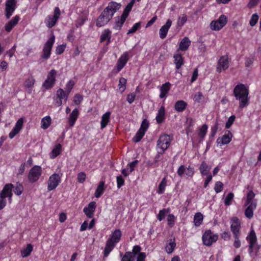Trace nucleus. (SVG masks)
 <instances>
[{
    "instance_id": "f257e3e1",
    "label": "nucleus",
    "mask_w": 261,
    "mask_h": 261,
    "mask_svg": "<svg viewBox=\"0 0 261 261\" xmlns=\"http://www.w3.org/2000/svg\"><path fill=\"white\" fill-rule=\"evenodd\" d=\"M121 5L115 2H111L101 12L96 21L97 27H102L107 24L112 18L114 14L120 8Z\"/></svg>"
},
{
    "instance_id": "f03ea898",
    "label": "nucleus",
    "mask_w": 261,
    "mask_h": 261,
    "mask_svg": "<svg viewBox=\"0 0 261 261\" xmlns=\"http://www.w3.org/2000/svg\"><path fill=\"white\" fill-rule=\"evenodd\" d=\"M233 94L236 99L240 101V108H243L248 105L249 90L244 85H237L233 89Z\"/></svg>"
},
{
    "instance_id": "7ed1b4c3",
    "label": "nucleus",
    "mask_w": 261,
    "mask_h": 261,
    "mask_svg": "<svg viewBox=\"0 0 261 261\" xmlns=\"http://www.w3.org/2000/svg\"><path fill=\"white\" fill-rule=\"evenodd\" d=\"M14 188L12 184H7L5 185L3 189L0 193V210L4 208L6 205V200L5 198L8 197L10 202L12 200V190Z\"/></svg>"
},
{
    "instance_id": "20e7f679",
    "label": "nucleus",
    "mask_w": 261,
    "mask_h": 261,
    "mask_svg": "<svg viewBox=\"0 0 261 261\" xmlns=\"http://www.w3.org/2000/svg\"><path fill=\"white\" fill-rule=\"evenodd\" d=\"M172 137L169 135L164 134L161 135L157 141V148L161 149L159 151V153H163L164 151L168 148L170 144Z\"/></svg>"
},
{
    "instance_id": "39448f33",
    "label": "nucleus",
    "mask_w": 261,
    "mask_h": 261,
    "mask_svg": "<svg viewBox=\"0 0 261 261\" xmlns=\"http://www.w3.org/2000/svg\"><path fill=\"white\" fill-rule=\"evenodd\" d=\"M218 239V236L214 234L211 230H206L202 237L203 244L207 246H211Z\"/></svg>"
},
{
    "instance_id": "423d86ee",
    "label": "nucleus",
    "mask_w": 261,
    "mask_h": 261,
    "mask_svg": "<svg viewBox=\"0 0 261 261\" xmlns=\"http://www.w3.org/2000/svg\"><path fill=\"white\" fill-rule=\"evenodd\" d=\"M55 37L53 35L45 43L43 48V54L41 58L44 59H47L50 57L51 50L55 42Z\"/></svg>"
},
{
    "instance_id": "0eeeda50",
    "label": "nucleus",
    "mask_w": 261,
    "mask_h": 261,
    "mask_svg": "<svg viewBox=\"0 0 261 261\" xmlns=\"http://www.w3.org/2000/svg\"><path fill=\"white\" fill-rule=\"evenodd\" d=\"M42 173L41 168L39 166H35L31 169L28 174V180L31 183L37 181Z\"/></svg>"
},
{
    "instance_id": "6e6552de",
    "label": "nucleus",
    "mask_w": 261,
    "mask_h": 261,
    "mask_svg": "<svg viewBox=\"0 0 261 261\" xmlns=\"http://www.w3.org/2000/svg\"><path fill=\"white\" fill-rule=\"evenodd\" d=\"M60 14L61 12L59 7H56L54 10V15H49L45 19V22L46 26L49 28L53 27L56 24Z\"/></svg>"
},
{
    "instance_id": "1a4fd4ad",
    "label": "nucleus",
    "mask_w": 261,
    "mask_h": 261,
    "mask_svg": "<svg viewBox=\"0 0 261 261\" xmlns=\"http://www.w3.org/2000/svg\"><path fill=\"white\" fill-rule=\"evenodd\" d=\"M227 18L224 15H221L218 20H213L211 23L212 30L219 31L221 30L227 23Z\"/></svg>"
},
{
    "instance_id": "9d476101",
    "label": "nucleus",
    "mask_w": 261,
    "mask_h": 261,
    "mask_svg": "<svg viewBox=\"0 0 261 261\" xmlns=\"http://www.w3.org/2000/svg\"><path fill=\"white\" fill-rule=\"evenodd\" d=\"M57 71L55 69H51L47 75V79L43 83L42 86L45 89L51 88L56 81V75Z\"/></svg>"
},
{
    "instance_id": "9b49d317",
    "label": "nucleus",
    "mask_w": 261,
    "mask_h": 261,
    "mask_svg": "<svg viewBox=\"0 0 261 261\" xmlns=\"http://www.w3.org/2000/svg\"><path fill=\"white\" fill-rule=\"evenodd\" d=\"M61 181V177L58 174L51 175L48 180L47 190L48 191L55 189Z\"/></svg>"
},
{
    "instance_id": "f8f14e48",
    "label": "nucleus",
    "mask_w": 261,
    "mask_h": 261,
    "mask_svg": "<svg viewBox=\"0 0 261 261\" xmlns=\"http://www.w3.org/2000/svg\"><path fill=\"white\" fill-rule=\"evenodd\" d=\"M56 95L55 104L57 107H60L62 105V99L67 101L69 94L62 88H59L57 91Z\"/></svg>"
},
{
    "instance_id": "ddd939ff",
    "label": "nucleus",
    "mask_w": 261,
    "mask_h": 261,
    "mask_svg": "<svg viewBox=\"0 0 261 261\" xmlns=\"http://www.w3.org/2000/svg\"><path fill=\"white\" fill-rule=\"evenodd\" d=\"M16 7V0H7L6 2V17L9 19Z\"/></svg>"
},
{
    "instance_id": "4468645a",
    "label": "nucleus",
    "mask_w": 261,
    "mask_h": 261,
    "mask_svg": "<svg viewBox=\"0 0 261 261\" xmlns=\"http://www.w3.org/2000/svg\"><path fill=\"white\" fill-rule=\"evenodd\" d=\"M231 224L230 228L234 237L239 236L240 234V229L241 228V223L239 219L237 217H233L231 219Z\"/></svg>"
},
{
    "instance_id": "2eb2a0df",
    "label": "nucleus",
    "mask_w": 261,
    "mask_h": 261,
    "mask_svg": "<svg viewBox=\"0 0 261 261\" xmlns=\"http://www.w3.org/2000/svg\"><path fill=\"white\" fill-rule=\"evenodd\" d=\"M23 122L24 120L23 118H20L17 120L14 127L9 134V137L10 139L13 138L17 134L19 133L22 128Z\"/></svg>"
},
{
    "instance_id": "dca6fc26",
    "label": "nucleus",
    "mask_w": 261,
    "mask_h": 261,
    "mask_svg": "<svg viewBox=\"0 0 261 261\" xmlns=\"http://www.w3.org/2000/svg\"><path fill=\"white\" fill-rule=\"evenodd\" d=\"M244 206L246 207L245 210V216L248 219H251L253 216L254 210L257 206V202H251L249 204L245 203Z\"/></svg>"
},
{
    "instance_id": "f3484780",
    "label": "nucleus",
    "mask_w": 261,
    "mask_h": 261,
    "mask_svg": "<svg viewBox=\"0 0 261 261\" xmlns=\"http://www.w3.org/2000/svg\"><path fill=\"white\" fill-rule=\"evenodd\" d=\"M229 67V63L228 61V57L227 56H222L218 62L217 66V71L221 72V69L226 70Z\"/></svg>"
},
{
    "instance_id": "a211bd4d",
    "label": "nucleus",
    "mask_w": 261,
    "mask_h": 261,
    "mask_svg": "<svg viewBox=\"0 0 261 261\" xmlns=\"http://www.w3.org/2000/svg\"><path fill=\"white\" fill-rule=\"evenodd\" d=\"M128 60V53L125 52L121 56L118 60L116 65L117 72H119L124 67Z\"/></svg>"
},
{
    "instance_id": "6ab92c4d",
    "label": "nucleus",
    "mask_w": 261,
    "mask_h": 261,
    "mask_svg": "<svg viewBox=\"0 0 261 261\" xmlns=\"http://www.w3.org/2000/svg\"><path fill=\"white\" fill-rule=\"evenodd\" d=\"M247 239H249V245L248 246V251L250 254L253 252V248L257 241V238L255 231L252 230L249 234V237H247Z\"/></svg>"
},
{
    "instance_id": "aec40b11",
    "label": "nucleus",
    "mask_w": 261,
    "mask_h": 261,
    "mask_svg": "<svg viewBox=\"0 0 261 261\" xmlns=\"http://www.w3.org/2000/svg\"><path fill=\"white\" fill-rule=\"evenodd\" d=\"M96 206V202L92 201L88 204V207H85L84 208L83 211L88 218H93Z\"/></svg>"
},
{
    "instance_id": "412c9836",
    "label": "nucleus",
    "mask_w": 261,
    "mask_h": 261,
    "mask_svg": "<svg viewBox=\"0 0 261 261\" xmlns=\"http://www.w3.org/2000/svg\"><path fill=\"white\" fill-rule=\"evenodd\" d=\"M232 137L233 135L231 132L227 130V134H224L221 138H218L217 140V142L218 144H227L231 141Z\"/></svg>"
},
{
    "instance_id": "4be33fe9",
    "label": "nucleus",
    "mask_w": 261,
    "mask_h": 261,
    "mask_svg": "<svg viewBox=\"0 0 261 261\" xmlns=\"http://www.w3.org/2000/svg\"><path fill=\"white\" fill-rule=\"evenodd\" d=\"M172 24V21L168 19L165 25L162 26L160 29V37L161 39H164L167 34L168 31Z\"/></svg>"
},
{
    "instance_id": "5701e85b",
    "label": "nucleus",
    "mask_w": 261,
    "mask_h": 261,
    "mask_svg": "<svg viewBox=\"0 0 261 261\" xmlns=\"http://www.w3.org/2000/svg\"><path fill=\"white\" fill-rule=\"evenodd\" d=\"M141 247L139 245H136L134 246L132 252L127 251L124 255H127V258L131 261H134L136 255L141 253Z\"/></svg>"
},
{
    "instance_id": "b1692460",
    "label": "nucleus",
    "mask_w": 261,
    "mask_h": 261,
    "mask_svg": "<svg viewBox=\"0 0 261 261\" xmlns=\"http://www.w3.org/2000/svg\"><path fill=\"white\" fill-rule=\"evenodd\" d=\"M191 44V41L188 37H185L180 41L179 47L177 49L176 52L179 50L186 51L187 50Z\"/></svg>"
},
{
    "instance_id": "393cba45",
    "label": "nucleus",
    "mask_w": 261,
    "mask_h": 261,
    "mask_svg": "<svg viewBox=\"0 0 261 261\" xmlns=\"http://www.w3.org/2000/svg\"><path fill=\"white\" fill-rule=\"evenodd\" d=\"M20 20V17L19 16L16 15L15 17H14L12 20H11L10 21H9L5 27V30L8 32H10L13 28L15 26L19 20Z\"/></svg>"
},
{
    "instance_id": "a878e982",
    "label": "nucleus",
    "mask_w": 261,
    "mask_h": 261,
    "mask_svg": "<svg viewBox=\"0 0 261 261\" xmlns=\"http://www.w3.org/2000/svg\"><path fill=\"white\" fill-rule=\"evenodd\" d=\"M174 63L175 64L176 68L179 69L181 66L184 64V59L182 56L176 52L173 56Z\"/></svg>"
},
{
    "instance_id": "bb28decb",
    "label": "nucleus",
    "mask_w": 261,
    "mask_h": 261,
    "mask_svg": "<svg viewBox=\"0 0 261 261\" xmlns=\"http://www.w3.org/2000/svg\"><path fill=\"white\" fill-rule=\"evenodd\" d=\"M115 244L116 243L111 241V239H108L107 240L104 250V257H106L108 256L109 254L115 247Z\"/></svg>"
},
{
    "instance_id": "cd10ccee",
    "label": "nucleus",
    "mask_w": 261,
    "mask_h": 261,
    "mask_svg": "<svg viewBox=\"0 0 261 261\" xmlns=\"http://www.w3.org/2000/svg\"><path fill=\"white\" fill-rule=\"evenodd\" d=\"M79 115V111L77 109H74L69 115L68 118L69 124L70 126H73L77 119Z\"/></svg>"
},
{
    "instance_id": "c85d7f7f",
    "label": "nucleus",
    "mask_w": 261,
    "mask_h": 261,
    "mask_svg": "<svg viewBox=\"0 0 261 261\" xmlns=\"http://www.w3.org/2000/svg\"><path fill=\"white\" fill-rule=\"evenodd\" d=\"M188 104L182 100L177 101L174 105V109L178 112H183L187 108Z\"/></svg>"
},
{
    "instance_id": "c756f323",
    "label": "nucleus",
    "mask_w": 261,
    "mask_h": 261,
    "mask_svg": "<svg viewBox=\"0 0 261 261\" xmlns=\"http://www.w3.org/2000/svg\"><path fill=\"white\" fill-rule=\"evenodd\" d=\"M165 110L164 106L159 109L155 119L158 124L162 123L165 119Z\"/></svg>"
},
{
    "instance_id": "7c9ffc66",
    "label": "nucleus",
    "mask_w": 261,
    "mask_h": 261,
    "mask_svg": "<svg viewBox=\"0 0 261 261\" xmlns=\"http://www.w3.org/2000/svg\"><path fill=\"white\" fill-rule=\"evenodd\" d=\"M171 84L169 82H167L165 84H163L161 88V93L160 95V97L161 98H163L166 97V94L169 92L170 89Z\"/></svg>"
},
{
    "instance_id": "2f4dec72",
    "label": "nucleus",
    "mask_w": 261,
    "mask_h": 261,
    "mask_svg": "<svg viewBox=\"0 0 261 261\" xmlns=\"http://www.w3.org/2000/svg\"><path fill=\"white\" fill-rule=\"evenodd\" d=\"M111 32L109 29H106L105 30L101 36H100V41L103 42L106 40H107L108 43L107 44H109L111 42Z\"/></svg>"
},
{
    "instance_id": "473e14b6",
    "label": "nucleus",
    "mask_w": 261,
    "mask_h": 261,
    "mask_svg": "<svg viewBox=\"0 0 261 261\" xmlns=\"http://www.w3.org/2000/svg\"><path fill=\"white\" fill-rule=\"evenodd\" d=\"M122 234L120 229H116L113 232L112 236L109 239H111V241H113L115 243H117L120 241Z\"/></svg>"
},
{
    "instance_id": "72a5a7b5",
    "label": "nucleus",
    "mask_w": 261,
    "mask_h": 261,
    "mask_svg": "<svg viewBox=\"0 0 261 261\" xmlns=\"http://www.w3.org/2000/svg\"><path fill=\"white\" fill-rule=\"evenodd\" d=\"M203 219V216L202 214L200 212L196 213L194 217L193 222L194 225L196 227L199 226L202 223Z\"/></svg>"
},
{
    "instance_id": "f704fd0d",
    "label": "nucleus",
    "mask_w": 261,
    "mask_h": 261,
    "mask_svg": "<svg viewBox=\"0 0 261 261\" xmlns=\"http://www.w3.org/2000/svg\"><path fill=\"white\" fill-rule=\"evenodd\" d=\"M110 115L111 113L110 112H107L102 115L101 121V128H105L109 122Z\"/></svg>"
},
{
    "instance_id": "c9c22d12",
    "label": "nucleus",
    "mask_w": 261,
    "mask_h": 261,
    "mask_svg": "<svg viewBox=\"0 0 261 261\" xmlns=\"http://www.w3.org/2000/svg\"><path fill=\"white\" fill-rule=\"evenodd\" d=\"M105 182L103 181H101L97 187L95 192V196L96 198L99 197L103 193L105 188Z\"/></svg>"
},
{
    "instance_id": "e433bc0d",
    "label": "nucleus",
    "mask_w": 261,
    "mask_h": 261,
    "mask_svg": "<svg viewBox=\"0 0 261 261\" xmlns=\"http://www.w3.org/2000/svg\"><path fill=\"white\" fill-rule=\"evenodd\" d=\"M62 146L60 144H58L56 147L53 149L50 153V158L54 159L59 155L61 152Z\"/></svg>"
},
{
    "instance_id": "4c0bfd02",
    "label": "nucleus",
    "mask_w": 261,
    "mask_h": 261,
    "mask_svg": "<svg viewBox=\"0 0 261 261\" xmlns=\"http://www.w3.org/2000/svg\"><path fill=\"white\" fill-rule=\"evenodd\" d=\"M51 118L49 116L43 118L41 120V128L44 129H47L51 124Z\"/></svg>"
},
{
    "instance_id": "58836bf2",
    "label": "nucleus",
    "mask_w": 261,
    "mask_h": 261,
    "mask_svg": "<svg viewBox=\"0 0 261 261\" xmlns=\"http://www.w3.org/2000/svg\"><path fill=\"white\" fill-rule=\"evenodd\" d=\"M126 18L121 15L120 18L118 17V21H117L114 25L113 28L115 30H120L125 22Z\"/></svg>"
},
{
    "instance_id": "ea45409f",
    "label": "nucleus",
    "mask_w": 261,
    "mask_h": 261,
    "mask_svg": "<svg viewBox=\"0 0 261 261\" xmlns=\"http://www.w3.org/2000/svg\"><path fill=\"white\" fill-rule=\"evenodd\" d=\"M255 193L252 190H250L247 194L246 199L245 203L249 204L251 202H257L256 200L254 199Z\"/></svg>"
},
{
    "instance_id": "a19ab883",
    "label": "nucleus",
    "mask_w": 261,
    "mask_h": 261,
    "mask_svg": "<svg viewBox=\"0 0 261 261\" xmlns=\"http://www.w3.org/2000/svg\"><path fill=\"white\" fill-rule=\"evenodd\" d=\"M33 250V246L29 244L27 247L21 251V255L23 257L28 256Z\"/></svg>"
},
{
    "instance_id": "79ce46f5",
    "label": "nucleus",
    "mask_w": 261,
    "mask_h": 261,
    "mask_svg": "<svg viewBox=\"0 0 261 261\" xmlns=\"http://www.w3.org/2000/svg\"><path fill=\"white\" fill-rule=\"evenodd\" d=\"M176 246L175 239L170 240V242L166 246V251L168 253H172Z\"/></svg>"
},
{
    "instance_id": "37998d69",
    "label": "nucleus",
    "mask_w": 261,
    "mask_h": 261,
    "mask_svg": "<svg viewBox=\"0 0 261 261\" xmlns=\"http://www.w3.org/2000/svg\"><path fill=\"white\" fill-rule=\"evenodd\" d=\"M167 186V180L166 177L162 179L161 182L159 184L158 193L159 194H161L164 192L165 189Z\"/></svg>"
},
{
    "instance_id": "c03bdc74",
    "label": "nucleus",
    "mask_w": 261,
    "mask_h": 261,
    "mask_svg": "<svg viewBox=\"0 0 261 261\" xmlns=\"http://www.w3.org/2000/svg\"><path fill=\"white\" fill-rule=\"evenodd\" d=\"M207 125L204 124L199 128L198 136L200 137L201 140H202L204 138L207 132Z\"/></svg>"
},
{
    "instance_id": "a18cd8bd",
    "label": "nucleus",
    "mask_w": 261,
    "mask_h": 261,
    "mask_svg": "<svg viewBox=\"0 0 261 261\" xmlns=\"http://www.w3.org/2000/svg\"><path fill=\"white\" fill-rule=\"evenodd\" d=\"M199 170L202 175H207L210 170V168L204 162H203L199 167Z\"/></svg>"
},
{
    "instance_id": "49530a36",
    "label": "nucleus",
    "mask_w": 261,
    "mask_h": 261,
    "mask_svg": "<svg viewBox=\"0 0 261 261\" xmlns=\"http://www.w3.org/2000/svg\"><path fill=\"white\" fill-rule=\"evenodd\" d=\"M35 80L32 76L29 77L24 82V87L27 88H32L34 86Z\"/></svg>"
},
{
    "instance_id": "de8ad7c7",
    "label": "nucleus",
    "mask_w": 261,
    "mask_h": 261,
    "mask_svg": "<svg viewBox=\"0 0 261 261\" xmlns=\"http://www.w3.org/2000/svg\"><path fill=\"white\" fill-rule=\"evenodd\" d=\"M169 212V208H163V210L160 211L159 213L157 216L158 219L159 221H162L165 218L166 215Z\"/></svg>"
},
{
    "instance_id": "09e8293b",
    "label": "nucleus",
    "mask_w": 261,
    "mask_h": 261,
    "mask_svg": "<svg viewBox=\"0 0 261 261\" xmlns=\"http://www.w3.org/2000/svg\"><path fill=\"white\" fill-rule=\"evenodd\" d=\"M145 133H144L143 131L138 130L134 137L133 138V142H139L141 141Z\"/></svg>"
},
{
    "instance_id": "8fccbe9b",
    "label": "nucleus",
    "mask_w": 261,
    "mask_h": 261,
    "mask_svg": "<svg viewBox=\"0 0 261 261\" xmlns=\"http://www.w3.org/2000/svg\"><path fill=\"white\" fill-rule=\"evenodd\" d=\"M23 190V187L22 185L18 182H17L16 185L13 190V191L16 195H20L22 194Z\"/></svg>"
},
{
    "instance_id": "3c124183",
    "label": "nucleus",
    "mask_w": 261,
    "mask_h": 261,
    "mask_svg": "<svg viewBox=\"0 0 261 261\" xmlns=\"http://www.w3.org/2000/svg\"><path fill=\"white\" fill-rule=\"evenodd\" d=\"M126 83V80L123 77H121L119 82V88L121 93L123 92L125 89V85Z\"/></svg>"
},
{
    "instance_id": "603ef678",
    "label": "nucleus",
    "mask_w": 261,
    "mask_h": 261,
    "mask_svg": "<svg viewBox=\"0 0 261 261\" xmlns=\"http://www.w3.org/2000/svg\"><path fill=\"white\" fill-rule=\"evenodd\" d=\"M234 195L232 192H230L226 196L224 200V204L225 205L228 206L231 204V201L233 199Z\"/></svg>"
},
{
    "instance_id": "864d4df0",
    "label": "nucleus",
    "mask_w": 261,
    "mask_h": 261,
    "mask_svg": "<svg viewBox=\"0 0 261 261\" xmlns=\"http://www.w3.org/2000/svg\"><path fill=\"white\" fill-rule=\"evenodd\" d=\"M223 184L221 181H217L215 183L214 190L216 193H219L221 192L223 188Z\"/></svg>"
},
{
    "instance_id": "5fc2aeb1",
    "label": "nucleus",
    "mask_w": 261,
    "mask_h": 261,
    "mask_svg": "<svg viewBox=\"0 0 261 261\" xmlns=\"http://www.w3.org/2000/svg\"><path fill=\"white\" fill-rule=\"evenodd\" d=\"M148 126L149 123L148 121L146 119H144L142 122L141 127L139 130L140 131H143L144 133H145Z\"/></svg>"
},
{
    "instance_id": "6e6d98bb",
    "label": "nucleus",
    "mask_w": 261,
    "mask_h": 261,
    "mask_svg": "<svg viewBox=\"0 0 261 261\" xmlns=\"http://www.w3.org/2000/svg\"><path fill=\"white\" fill-rule=\"evenodd\" d=\"M258 20V16L257 14H254L252 15L251 18L249 21V24L250 26L253 27L254 26L256 23L257 22Z\"/></svg>"
},
{
    "instance_id": "4d7b16f0",
    "label": "nucleus",
    "mask_w": 261,
    "mask_h": 261,
    "mask_svg": "<svg viewBox=\"0 0 261 261\" xmlns=\"http://www.w3.org/2000/svg\"><path fill=\"white\" fill-rule=\"evenodd\" d=\"M74 85V82L72 80L69 81L66 85V92L69 94Z\"/></svg>"
},
{
    "instance_id": "13d9d810",
    "label": "nucleus",
    "mask_w": 261,
    "mask_h": 261,
    "mask_svg": "<svg viewBox=\"0 0 261 261\" xmlns=\"http://www.w3.org/2000/svg\"><path fill=\"white\" fill-rule=\"evenodd\" d=\"M133 6L128 4L126 6L125 9L124 10L123 13L122 14V16H125V17L127 18L128 16L129 13L131 11L132 9Z\"/></svg>"
},
{
    "instance_id": "bf43d9fd",
    "label": "nucleus",
    "mask_w": 261,
    "mask_h": 261,
    "mask_svg": "<svg viewBox=\"0 0 261 261\" xmlns=\"http://www.w3.org/2000/svg\"><path fill=\"white\" fill-rule=\"evenodd\" d=\"M236 119V116L234 115H231L228 119L227 121L225 124V127L226 128H229L233 124Z\"/></svg>"
},
{
    "instance_id": "052dcab7",
    "label": "nucleus",
    "mask_w": 261,
    "mask_h": 261,
    "mask_svg": "<svg viewBox=\"0 0 261 261\" xmlns=\"http://www.w3.org/2000/svg\"><path fill=\"white\" fill-rule=\"evenodd\" d=\"M141 25V22L135 23L134 26L128 31L127 34L134 33L139 28Z\"/></svg>"
},
{
    "instance_id": "680f3d73",
    "label": "nucleus",
    "mask_w": 261,
    "mask_h": 261,
    "mask_svg": "<svg viewBox=\"0 0 261 261\" xmlns=\"http://www.w3.org/2000/svg\"><path fill=\"white\" fill-rule=\"evenodd\" d=\"M175 218L173 214H169L167 218L168 224L170 226H173L174 224Z\"/></svg>"
},
{
    "instance_id": "e2e57ef3",
    "label": "nucleus",
    "mask_w": 261,
    "mask_h": 261,
    "mask_svg": "<svg viewBox=\"0 0 261 261\" xmlns=\"http://www.w3.org/2000/svg\"><path fill=\"white\" fill-rule=\"evenodd\" d=\"M86 174L81 172L77 174V180L80 183H83L85 181Z\"/></svg>"
},
{
    "instance_id": "0e129e2a",
    "label": "nucleus",
    "mask_w": 261,
    "mask_h": 261,
    "mask_svg": "<svg viewBox=\"0 0 261 261\" xmlns=\"http://www.w3.org/2000/svg\"><path fill=\"white\" fill-rule=\"evenodd\" d=\"M83 98V96L79 94H76L74 96L73 101L75 105H78L82 101Z\"/></svg>"
},
{
    "instance_id": "69168bd1",
    "label": "nucleus",
    "mask_w": 261,
    "mask_h": 261,
    "mask_svg": "<svg viewBox=\"0 0 261 261\" xmlns=\"http://www.w3.org/2000/svg\"><path fill=\"white\" fill-rule=\"evenodd\" d=\"M117 188H120L124 184V180L122 176L119 175L117 177Z\"/></svg>"
},
{
    "instance_id": "338daca9",
    "label": "nucleus",
    "mask_w": 261,
    "mask_h": 261,
    "mask_svg": "<svg viewBox=\"0 0 261 261\" xmlns=\"http://www.w3.org/2000/svg\"><path fill=\"white\" fill-rule=\"evenodd\" d=\"M187 20V17L186 15H184L182 17H179L178 20L177 24L179 26H182Z\"/></svg>"
},
{
    "instance_id": "774afa93",
    "label": "nucleus",
    "mask_w": 261,
    "mask_h": 261,
    "mask_svg": "<svg viewBox=\"0 0 261 261\" xmlns=\"http://www.w3.org/2000/svg\"><path fill=\"white\" fill-rule=\"evenodd\" d=\"M65 48V46L63 45H60L57 46L56 49V53L57 55H60L62 54Z\"/></svg>"
}]
</instances>
